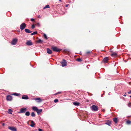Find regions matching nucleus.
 Here are the masks:
<instances>
[{
  "instance_id": "obj_10",
  "label": "nucleus",
  "mask_w": 131,
  "mask_h": 131,
  "mask_svg": "<svg viewBox=\"0 0 131 131\" xmlns=\"http://www.w3.org/2000/svg\"><path fill=\"white\" fill-rule=\"evenodd\" d=\"M22 99L25 100H27L29 99V97L27 95H24L22 96Z\"/></svg>"
},
{
  "instance_id": "obj_20",
  "label": "nucleus",
  "mask_w": 131,
  "mask_h": 131,
  "mask_svg": "<svg viewBox=\"0 0 131 131\" xmlns=\"http://www.w3.org/2000/svg\"><path fill=\"white\" fill-rule=\"evenodd\" d=\"M117 55V54L115 52H114L113 53L111 54V56L113 57H115Z\"/></svg>"
},
{
  "instance_id": "obj_38",
  "label": "nucleus",
  "mask_w": 131,
  "mask_h": 131,
  "mask_svg": "<svg viewBox=\"0 0 131 131\" xmlns=\"http://www.w3.org/2000/svg\"><path fill=\"white\" fill-rule=\"evenodd\" d=\"M38 130L39 131H43L42 130V129L40 128H38Z\"/></svg>"
},
{
  "instance_id": "obj_31",
  "label": "nucleus",
  "mask_w": 131,
  "mask_h": 131,
  "mask_svg": "<svg viewBox=\"0 0 131 131\" xmlns=\"http://www.w3.org/2000/svg\"><path fill=\"white\" fill-rule=\"evenodd\" d=\"M35 25L36 26H39V27L40 26V24H39V23H37V24H36Z\"/></svg>"
},
{
  "instance_id": "obj_9",
  "label": "nucleus",
  "mask_w": 131,
  "mask_h": 131,
  "mask_svg": "<svg viewBox=\"0 0 131 131\" xmlns=\"http://www.w3.org/2000/svg\"><path fill=\"white\" fill-rule=\"evenodd\" d=\"M26 44V45L28 46H31L32 45V43L31 40L27 41Z\"/></svg>"
},
{
  "instance_id": "obj_46",
  "label": "nucleus",
  "mask_w": 131,
  "mask_h": 131,
  "mask_svg": "<svg viewBox=\"0 0 131 131\" xmlns=\"http://www.w3.org/2000/svg\"><path fill=\"white\" fill-rule=\"evenodd\" d=\"M38 18H39V17H40V16H38Z\"/></svg>"
},
{
  "instance_id": "obj_15",
  "label": "nucleus",
  "mask_w": 131,
  "mask_h": 131,
  "mask_svg": "<svg viewBox=\"0 0 131 131\" xmlns=\"http://www.w3.org/2000/svg\"><path fill=\"white\" fill-rule=\"evenodd\" d=\"M25 32L27 33H30L32 32L31 31H30L28 29H26L25 30Z\"/></svg>"
},
{
  "instance_id": "obj_1",
  "label": "nucleus",
  "mask_w": 131,
  "mask_h": 131,
  "mask_svg": "<svg viewBox=\"0 0 131 131\" xmlns=\"http://www.w3.org/2000/svg\"><path fill=\"white\" fill-rule=\"evenodd\" d=\"M91 108L92 110L93 111H97L98 110V108L95 105H93L91 107Z\"/></svg>"
},
{
  "instance_id": "obj_43",
  "label": "nucleus",
  "mask_w": 131,
  "mask_h": 131,
  "mask_svg": "<svg viewBox=\"0 0 131 131\" xmlns=\"http://www.w3.org/2000/svg\"><path fill=\"white\" fill-rule=\"evenodd\" d=\"M68 5H67L65 6L66 7H67L68 6Z\"/></svg>"
},
{
  "instance_id": "obj_28",
  "label": "nucleus",
  "mask_w": 131,
  "mask_h": 131,
  "mask_svg": "<svg viewBox=\"0 0 131 131\" xmlns=\"http://www.w3.org/2000/svg\"><path fill=\"white\" fill-rule=\"evenodd\" d=\"M126 123L128 124H131V121L128 120L126 121Z\"/></svg>"
},
{
  "instance_id": "obj_4",
  "label": "nucleus",
  "mask_w": 131,
  "mask_h": 131,
  "mask_svg": "<svg viewBox=\"0 0 131 131\" xmlns=\"http://www.w3.org/2000/svg\"><path fill=\"white\" fill-rule=\"evenodd\" d=\"M27 109L26 108H21L20 111L18 112V113H24L26 111Z\"/></svg>"
},
{
  "instance_id": "obj_42",
  "label": "nucleus",
  "mask_w": 131,
  "mask_h": 131,
  "mask_svg": "<svg viewBox=\"0 0 131 131\" xmlns=\"http://www.w3.org/2000/svg\"><path fill=\"white\" fill-rule=\"evenodd\" d=\"M123 96H126V94H124L123 95Z\"/></svg>"
},
{
  "instance_id": "obj_16",
  "label": "nucleus",
  "mask_w": 131,
  "mask_h": 131,
  "mask_svg": "<svg viewBox=\"0 0 131 131\" xmlns=\"http://www.w3.org/2000/svg\"><path fill=\"white\" fill-rule=\"evenodd\" d=\"M105 124L110 126L111 124V121H108L105 123Z\"/></svg>"
},
{
  "instance_id": "obj_35",
  "label": "nucleus",
  "mask_w": 131,
  "mask_h": 131,
  "mask_svg": "<svg viewBox=\"0 0 131 131\" xmlns=\"http://www.w3.org/2000/svg\"><path fill=\"white\" fill-rule=\"evenodd\" d=\"M91 53V52L90 51H88L86 52V54H88Z\"/></svg>"
},
{
  "instance_id": "obj_3",
  "label": "nucleus",
  "mask_w": 131,
  "mask_h": 131,
  "mask_svg": "<svg viewBox=\"0 0 131 131\" xmlns=\"http://www.w3.org/2000/svg\"><path fill=\"white\" fill-rule=\"evenodd\" d=\"M26 24L24 23H23L20 26V28L21 30H23L26 27Z\"/></svg>"
},
{
  "instance_id": "obj_14",
  "label": "nucleus",
  "mask_w": 131,
  "mask_h": 131,
  "mask_svg": "<svg viewBox=\"0 0 131 131\" xmlns=\"http://www.w3.org/2000/svg\"><path fill=\"white\" fill-rule=\"evenodd\" d=\"M73 104L76 106H78L79 105L80 103L78 102H73Z\"/></svg>"
},
{
  "instance_id": "obj_12",
  "label": "nucleus",
  "mask_w": 131,
  "mask_h": 131,
  "mask_svg": "<svg viewBox=\"0 0 131 131\" xmlns=\"http://www.w3.org/2000/svg\"><path fill=\"white\" fill-rule=\"evenodd\" d=\"M47 52L49 54H51L52 53V51L49 48H47Z\"/></svg>"
},
{
  "instance_id": "obj_18",
  "label": "nucleus",
  "mask_w": 131,
  "mask_h": 131,
  "mask_svg": "<svg viewBox=\"0 0 131 131\" xmlns=\"http://www.w3.org/2000/svg\"><path fill=\"white\" fill-rule=\"evenodd\" d=\"M113 120L115 124H116L117 122V118L116 117H115L113 118Z\"/></svg>"
},
{
  "instance_id": "obj_24",
  "label": "nucleus",
  "mask_w": 131,
  "mask_h": 131,
  "mask_svg": "<svg viewBox=\"0 0 131 131\" xmlns=\"http://www.w3.org/2000/svg\"><path fill=\"white\" fill-rule=\"evenodd\" d=\"M43 42V41L41 40L40 39H39L38 40H37V42L38 43H41Z\"/></svg>"
},
{
  "instance_id": "obj_39",
  "label": "nucleus",
  "mask_w": 131,
  "mask_h": 131,
  "mask_svg": "<svg viewBox=\"0 0 131 131\" xmlns=\"http://www.w3.org/2000/svg\"><path fill=\"white\" fill-rule=\"evenodd\" d=\"M128 93L129 94H131V90H130L129 92H128Z\"/></svg>"
},
{
  "instance_id": "obj_23",
  "label": "nucleus",
  "mask_w": 131,
  "mask_h": 131,
  "mask_svg": "<svg viewBox=\"0 0 131 131\" xmlns=\"http://www.w3.org/2000/svg\"><path fill=\"white\" fill-rule=\"evenodd\" d=\"M50 8L49 6V5H46L45 6V7L43 8V9H45L46 8Z\"/></svg>"
},
{
  "instance_id": "obj_17",
  "label": "nucleus",
  "mask_w": 131,
  "mask_h": 131,
  "mask_svg": "<svg viewBox=\"0 0 131 131\" xmlns=\"http://www.w3.org/2000/svg\"><path fill=\"white\" fill-rule=\"evenodd\" d=\"M34 100L36 101L38 100L39 101H38V102H41V100L39 98H35L34 99Z\"/></svg>"
},
{
  "instance_id": "obj_6",
  "label": "nucleus",
  "mask_w": 131,
  "mask_h": 131,
  "mask_svg": "<svg viewBox=\"0 0 131 131\" xmlns=\"http://www.w3.org/2000/svg\"><path fill=\"white\" fill-rule=\"evenodd\" d=\"M6 99L8 101H10L12 99V97L9 95H8L6 96Z\"/></svg>"
},
{
  "instance_id": "obj_5",
  "label": "nucleus",
  "mask_w": 131,
  "mask_h": 131,
  "mask_svg": "<svg viewBox=\"0 0 131 131\" xmlns=\"http://www.w3.org/2000/svg\"><path fill=\"white\" fill-rule=\"evenodd\" d=\"M17 41V39L16 38L13 39L11 43V44L12 45H15L16 44Z\"/></svg>"
},
{
  "instance_id": "obj_26",
  "label": "nucleus",
  "mask_w": 131,
  "mask_h": 131,
  "mask_svg": "<svg viewBox=\"0 0 131 131\" xmlns=\"http://www.w3.org/2000/svg\"><path fill=\"white\" fill-rule=\"evenodd\" d=\"M13 95L16 96H18V95H20V93H14V94H13Z\"/></svg>"
},
{
  "instance_id": "obj_8",
  "label": "nucleus",
  "mask_w": 131,
  "mask_h": 131,
  "mask_svg": "<svg viewBox=\"0 0 131 131\" xmlns=\"http://www.w3.org/2000/svg\"><path fill=\"white\" fill-rule=\"evenodd\" d=\"M8 129L13 131H16V129L14 127L9 126Z\"/></svg>"
},
{
  "instance_id": "obj_13",
  "label": "nucleus",
  "mask_w": 131,
  "mask_h": 131,
  "mask_svg": "<svg viewBox=\"0 0 131 131\" xmlns=\"http://www.w3.org/2000/svg\"><path fill=\"white\" fill-rule=\"evenodd\" d=\"M42 109H38L37 111H36L37 113L38 114H40L42 112Z\"/></svg>"
},
{
  "instance_id": "obj_22",
  "label": "nucleus",
  "mask_w": 131,
  "mask_h": 131,
  "mask_svg": "<svg viewBox=\"0 0 131 131\" xmlns=\"http://www.w3.org/2000/svg\"><path fill=\"white\" fill-rule=\"evenodd\" d=\"M25 115L26 116H29L30 115V112L29 111L26 112L25 113Z\"/></svg>"
},
{
  "instance_id": "obj_32",
  "label": "nucleus",
  "mask_w": 131,
  "mask_h": 131,
  "mask_svg": "<svg viewBox=\"0 0 131 131\" xmlns=\"http://www.w3.org/2000/svg\"><path fill=\"white\" fill-rule=\"evenodd\" d=\"M35 125V124H32L31 125H30V126L32 127H34Z\"/></svg>"
},
{
  "instance_id": "obj_29",
  "label": "nucleus",
  "mask_w": 131,
  "mask_h": 131,
  "mask_svg": "<svg viewBox=\"0 0 131 131\" xmlns=\"http://www.w3.org/2000/svg\"><path fill=\"white\" fill-rule=\"evenodd\" d=\"M76 60L79 62H80L82 61V59L81 58H78L76 59Z\"/></svg>"
},
{
  "instance_id": "obj_37",
  "label": "nucleus",
  "mask_w": 131,
  "mask_h": 131,
  "mask_svg": "<svg viewBox=\"0 0 131 131\" xmlns=\"http://www.w3.org/2000/svg\"><path fill=\"white\" fill-rule=\"evenodd\" d=\"M31 20L32 21H34V19L33 18H32L31 19Z\"/></svg>"
},
{
  "instance_id": "obj_2",
  "label": "nucleus",
  "mask_w": 131,
  "mask_h": 131,
  "mask_svg": "<svg viewBox=\"0 0 131 131\" xmlns=\"http://www.w3.org/2000/svg\"><path fill=\"white\" fill-rule=\"evenodd\" d=\"M61 63L62 67L66 66L67 65V62L64 59H63L62 61L61 62Z\"/></svg>"
},
{
  "instance_id": "obj_7",
  "label": "nucleus",
  "mask_w": 131,
  "mask_h": 131,
  "mask_svg": "<svg viewBox=\"0 0 131 131\" xmlns=\"http://www.w3.org/2000/svg\"><path fill=\"white\" fill-rule=\"evenodd\" d=\"M52 49L54 51L56 52H58L60 51V50L58 49L57 47H53L52 48Z\"/></svg>"
},
{
  "instance_id": "obj_33",
  "label": "nucleus",
  "mask_w": 131,
  "mask_h": 131,
  "mask_svg": "<svg viewBox=\"0 0 131 131\" xmlns=\"http://www.w3.org/2000/svg\"><path fill=\"white\" fill-rule=\"evenodd\" d=\"M35 25H32V26L31 27V28L32 29H34L35 28Z\"/></svg>"
},
{
  "instance_id": "obj_47",
  "label": "nucleus",
  "mask_w": 131,
  "mask_h": 131,
  "mask_svg": "<svg viewBox=\"0 0 131 131\" xmlns=\"http://www.w3.org/2000/svg\"><path fill=\"white\" fill-rule=\"evenodd\" d=\"M130 97L131 98V95L130 96Z\"/></svg>"
},
{
  "instance_id": "obj_36",
  "label": "nucleus",
  "mask_w": 131,
  "mask_h": 131,
  "mask_svg": "<svg viewBox=\"0 0 131 131\" xmlns=\"http://www.w3.org/2000/svg\"><path fill=\"white\" fill-rule=\"evenodd\" d=\"M131 104V103H128V106L129 107H130L131 106V105H130Z\"/></svg>"
},
{
  "instance_id": "obj_25",
  "label": "nucleus",
  "mask_w": 131,
  "mask_h": 131,
  "mask_svg": "<svg viewBox=\"0 0 131 131\" xmlns=\"http://www.w3.org/2000/svg\"><path fill=\"white\" fill-rule=\"evenodd\" d=\"M31 115L32 117H34L35 116V115L34 112H32L31 114Z\"/></svg>"
},
{
  "instance_id": "obj_40",
  "label": "nucleus",
  "mask_w": 131,
  "mask_h": 131,
  "mask_svg": "<svg viewBox=\"0 0 131 131\" xmlns=\"http://www.w3.org/2000/svg\"><path fill=\"white\" fill-rule=\"evenodd\" d=\"M61 92H58L57 93H56V94H55V95H56V94H59Z\"/></svg>"
},
{
  "instance_id": "obj_41",
  "label": "nucleus",
  "mask_w": 131,
  "mask_h": 131,
  "mask_svg": "<svg viewBox=\"0 0 131 131\" xmlns=\"http://www.w3.org/2000/svg\"><path fill=\"white\" fill-rule=\"evenodd\" d=\"M31 123L32 124H34V121H32L31 122Z\"/></svg>"
},
{
  "instance_id": "obj_19",
  "label": "nucleus",
  "mask_w": 131,
  "mask_h": 131,
  "mask_svg": "<svg viewBox=\"0 0 131 131\" xmlns=\"http://www.w3.org/2000/svg\"><path fill=\"white\" fill-rule=\"evenodd\" d=\"M32 109L34 111H37L38 109V108H37V107L35 106L32 107Z\"/></svg>"
},
{
  "instance_id": "obj_30",
  "label": "nucleus",
  "mask_w": 131,
  "mask_h": 131,
  "mask_svg": "<svg viewBox=\"0 0 131 131\" xmlns=\"http://www.w3.org/2000/svg\"><path fill=\"white\" fill-rule=\"evenodd\" d=\"M43 36L46 39H47V35L45 34H44L43 35Z\"/></svg>"
},
{
  "instance_id": "obj_21",
  "label": "nucleus",
  "mask_w": 131,
  "mask_h": 131,
  "mask_svg": "<svg viewBox=\"0 0 131 131\" xmlns=\"http://www.w3.org/2000/svg\"><path fill=\"white\" fill-rule=\"evenodd\" d=\"M13 112V111L11 109H9L8 110V113L10 114H12V112Z\"/></svg>"
},
{
  "instance_id": "obj_48",
  "label": "nucleus",
  "mask_w": 131,
  "mask_h": 131,
  "mask_svg": "<svg viewBox=\"0 0 131 131\" xmlns=\"http://www.w3.org/2000/svg\"><path fill=\"white\" fill-rule=\"evenodd\" d=\"M108 94L109 95H110V93H109Z\"/></svg>"
},
{
  "instance_id": "obj_44",
  "label": "nucleus",
  "mask_w": 131,
  "mask_h": 131,
  "mask_svg": "<svg viewBox=\"0 0 131 131\" xmlns=\"http://www.w3.org/2000/svg\"><path fill=\"white\" fill-rule=\"evenodd\" d=\"M2 125H3V126H4V125H5V124H4V123H3V124H2Z\"/></svg>"
},
{
  "instance_id": "obj_34",
  "label": "nucleus",
  "mask_w": 131,
  "mask_h": 131,
  "mask_svg": "<svg viewBox=\"0 0 131 131\" xmlns=\"http://www.w3.org/2000/svg\"><path fill=\"white\" fill-rule=\"evenodd\" d=\"M58 101V99H55L54 101V102L55 103H57V102Z\"/></svg>"
},
{
  "instance_id": "obj_45",
  "label": "nucleus",
  "mask_w": 131,
  "mask_h": 131,
  "mask_svg": "<svg viewBox=\"0 0 131 131\" xmlns=\"http://www.w3.org/2000/svg\"><path fill=\"white\" fill-rule=\"evenodd\" d=\"M105 110L104 109H103L102 110V111L103 112H104V111Z\"/></svg>"
},
{
  "instance_id": "obj_27",
  "label": "nucleus",
  "mask_w": 131,
  "mask_h": 131,
  "mask_svg": "<svg viewBox=\"0 0 131 131\" xmlns=\"http://www.w3.org/2000/svg\"><path fill=\"white\" fill-rule=\"evenodd\" d=\"M37 31H34L33 32L31 33V35H36L37 34Z\"/></svg>"
},
{
  "instance_id": "obj_11",
  "label": "nucleus",
  "mask_w": 131,
  "mask_h": 131,
  "mask_svg": "<svg viewBox=\"0 0 131 131\" xmlns=\"http://www.w3.org/2000/svg\"><path fill=\"white\" fill-rule=\"evenodd\" d=\"M108 58L107 57H106L103 60V62L104 63H105L107 62L108 60Z\"/></svg>"
}]
</instances>
